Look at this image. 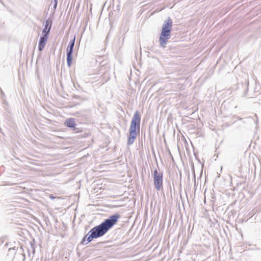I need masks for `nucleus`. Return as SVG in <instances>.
<instances>
[{"instance_id":"obj_1","label":"nucleus","mask_w":261,"mask_h":261,"mask_svg":"<svg viewBox=\"0 0 261 261\" xmlns=\"http://www.w3.org/2000/svg\"><path fill=\"white\" fill-rule=\"evenodd\" d=\"M120 218L121 216L118 213L110 215L99 224L92 228L83 237L79 245H86L93 240L103 237L117 223Z\"/></svg>"},{"instance_id":"obj_2","label":"nucleus","mask_w":261,"mask_h":261,"mask_svg":"<svg viewBox=\"0 0 261 261\" xmlns=\"http://www.w3.org/2000/svg\"><path fill=\"white\" fill-rule=\"evenodd\" d=\"M141 116L139 111H136L132 117L127 136V145L133 144L140 132Z\"/></svg>"},{"instance_id":"obj_3","label":"nucleus","mask_w":261,"mask_h":261,"mask_svg":"<svg viewBox=\"0 0 261 261\" xmlns=\"http://www.w3.org/2000/svg\"><path fill=\"white\" fill-rule=\"evenodd\" d=\"M153 185L155 190L158 191L163 189V173L158 172L155 169L152 174Z\"/></svg>"},{"instance_id":"obj_4","label":"nucleus","mask_w":261,"mask_h":261,"mask_svg":"<svg viewBox=\"0 0 261 261\" xmlns=\"http://www.w3.org/2000/svg\"><path fill=\"white\" fill-rule=\"evenodd\" d=\"M75 41V35L74 36L73 39L70 40L66 48V61L68 67H70L72 63Z\"/></svg>"},{"instance_id":"obj_5","label":"nucleus","mask_w":261,"mask_h":261,"mask_svg":"<svg viewBox=\"0 0 261 261\" xmlns=\"http://www.w3.org/2000/svg\"><path fill=\"white\" fill-rule=\"evenodd\" d=\"M170 37L171 33L161 31L160 34L159 40L160 46L162 48L165 47Z\"/></svg>"},{"instance_id":"obj_6","label":"nucleus","mask_w":261,"mask_h":261,"mask_svg":"<svg viewBox=\"0 0 261 261\" xmlns=\"http://www.w3.org/2000/svg\"><path fill=\"white\" fill-rule=\"evenodd\" d=\"M49 35L42 33V35L40 37L38 42V49L39 51H41L44 48Z\"/></svg>"},{"instance_id":"obj_7","label":"nucleus","mask_w":261,"mask_h":261,"mask_svg":"<svg viewBox=\"0 0 261 261\" xmlns=\"http://www.w3.org/2000/svg\"><path fill=\"white\" fill-rule=\"evenodd\" d=\"M172 20L170 17L164 22L161 31L171 33Z\"/></svg>"},{"instance_id":"obj_8","label":"nucleus","mask_w":261,"mask_h":261,"mask_svg":"<svg viewBox=\"0 0 261 261\" xmlns=\"http://www.w3.org/2000/svg\"><path fill=\"white\" fill-rule=\"evenodd\" d=\"M53 24V20L50 18L47 19L44 23L43 25L44 26L43 29L42 31V33H45L48 35H49L50 30Z\"/></svg>"},{"instance_id":"obj_9","label":"nucleus","mask_w":261,"mask_h":261,"mask_svg":"<svg viewBox=\"0 0 261 261\" xmlns=\"http://www.w3.org/2000/svg\"><path fill=\"white\" fill-rule=\"evenodd\" d=\"M78 121L80 123L85 124L91 121V117L89 113H81L79 116Z\"/></svg>"},{"instance_id":"obj_10","label":"nucleus","mask_w":261,"mask_h":261,"mask_svg":"<svg viewBox=\"0 0 261 261\" xmlns=\"http://www.w3.org/2000/svg\"><path fill=\"white\" fill-rule=\"evenodd\" d=\"M64 125L66 127L70 128L71 130L75 128V127L77 126L75 122V119L73 118H69L67 119L64 122Z\"/></svg>"},{"instance_id":"obj_11","label":"nucleus","mask_w":261,"mask_h":261,"mask_svg":"<svg viewBox=\"0 0 261 261\" xmlns=\"http://www.w3.org/2000/svg\"><path fill=\"white\" fill-rule=\"evenodd\" d=\"M30 245L31 247V249H32V252L33 254L35 253V239H33L30 242Z\"/></svg>"},{"instance_id":"obj_12","label":"nucleus","mask_w":261,"mask_h":261,"mask_svg":"<svg viewBox=\"0 0 261 261\" xmlns=\"http://www.w3.org/2000/svg\"><path fill=\"white\" fill-rule=\"evenodd\" d=\"M17 249V247L16 248L15 246L13 247L10 248L8 250L9 253H12L16 254V250Z\"/></svg>"},{"instance_id":"obj_13","label":"nucleus","mask_w":261,"mask_h":261,"mask_svg":"<svg viewBox=\"0 0 261 261\" xmlns=\"http://www.w3.org/2000/svg\"><path fill=\"white\" fill-rule=\"evenodd\" d=\"M72 130H73L75 133H79L83 132V128H80L77 126L75 127V128H73Z\"/></svg>"},{"instance_id":"obj_14","label":"nucleus","mask_w":261,"mask_h":261,"mask_svg":"<svg viewBox=\"0 0 261 261\" xmlns=\"http://www.w3.org/2000/svg\"><path fill=\"white\" fill-rule=\"evenodd\" d=\"M73 97L75 99H81V100H88V98H83L81 96L77 95H74L73 96Z\"/></svg>"},{"instance_id":"obj_15","label":"nucleus","mask_w":261,"mask_h":261,"mask_svg":"<svg viewBox=\"0 0 261 261\" xmlns=\"http://www.w3.org/2000/svg\"><path fill=\"white\" fill-rule=\"evenodd\" d=\"M248 83H247V85L246 86V89L244 90V92L243 94V96H244V97L246 96L247 93H248Z\"/></svg>"},{"instance_id":"obj_16","label":"nucleus","mask_w":261,"mask_h":261,"mask_svg":"<svg viewBox=\"0 0 261 261\" xmlns=\"http://www.w3.org/2000/svg\"><path fill=\"white\" fill-rule=\"evenodd\" d=\"M20 250H21V251L22 252V253H20L23 257V259L22 260L24 261L25 259V254L23 253V247L22 246H21V247H20Z\"/></svg>"},{"instance_id":"obj_17","label":"nucleus","mask_w":261,"mask_h":261,"mask_svg":"<svg viewBox=\"0 0 261 261\" xmlns=\"http://www.w3.org/2000/svg\"><path fill=\"white\" fill-rule=\"evenodd\" d=\"M90 135V134L89 133H85L82 135V137L83 138H87Z\"/></svg>"},{"instance_id":"obj_18","label":"nucleus","mask_w":261,"mask_h":261,"mask_svg":"<svg viewBox=\"0 0 261 261\" xmlns=\"http://www.w3.org/2000/svg\"><path fill=\"white\" fill-rule=\"evenodd\" d=\"M53 2H54L53 7L55 9H56L57 8V5H58V0H53Z\"/></svg>"},{"instance_id":"obj_19","label":"nucleus","mask_w":261,"mask_h":261,"mask_svg":"<svg viewBox=\"0 0 261 261\" xmlns=\"http://www.w3.org/2000/svg\"><path fill=\"white\" fill-rule=\"evenodd\" d=\"M49 198L51 199H55L56 198V197L53 194H50L49 195Z\"/></svg>"},{"instance_id":"obj_20","label":"nucleus","mask_w":261,"mask_h":261,"mask_svg":"<svg viewBox=\"0 0 261 261\" xmlns=\"http://www.w3.org/2000/svg\"><path fill=\"white\" fill-rule=\"evenodd\" d=\"M1 93H2V95L4 96H5L4 92L3 91V90L2 89H1Z\"/></svg>"},{"instance_id":"obj_21","label":"nucleus","mask_w":261,"mask_h":261,"mask_svg":"<svg viewBox=\"0 0 261 261\" xmlns=\"http://www.w3.org/2000/svg\"><path fill=\"white\" fill-rule=\"evenodd\" d=\"M127 30H128V29H126L125 27H124V28L123 31V32H125L127 31Z\"/></svg>"},{"instance_id":"obj_22","label":"nucleus","mask_w":261,"mask_h":261,"mask_svg":"<svg viewBox=\"0 0 261 261\" xmlns=\"http://www.w3.org/2000/svg\"><path fill=\"white\" fill-rule=\"evenodd\" d=\"M8 246V243H6L5 244V246L7 247Z\"/></svg>"},{"instance_id":"obj_23","label":"nucleus","mask_w":261,"mask_h":261,"mask_svg":"<svg viewBox=\"0 0 261 261\" xmlns=\"http://www.w3.org/2000/svg\"><path fill=\"white\" fill-rule=\"evenodd\" d=\"M28 253H29V255H30V249H29V248H28Z\"/></svg>"},{"instance_id":"obj_24","label":"nucleus","mask_w":261,"mask_h":261,"mask_svg":"<svg viewBox=\"0 0 261 261\" xmlns=\"http://www.w3.org/2000/svg\"><path fill=\"white\" fill-rule=\"evenodd\" d=\"M4 103V104L7 105V102L6 101H5Z\"/></svg>"}]
</instances>
